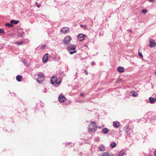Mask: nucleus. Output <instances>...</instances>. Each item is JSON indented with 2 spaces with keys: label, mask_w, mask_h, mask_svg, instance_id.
<instances>
[{
  "label": "nucleus",
  "mask_w": 156,
  "mask_h": 156,
  "mask_svg": "<svg viewBox=\"0 0 156 156\" xmlns=\"http://www.w3.org/2000/svg\"><path fill=\"white\" fill-rule=\"evenodd\" d=\"M154 74H155V75H156V71L155 72Z\"/></svg>",
  "instance_id": "39"
},
{
  "label": "nucleus",
  "mask_w": 156,
  "mask_h": 156,
  "mask_svg": "<svg viewBox=\"0 0 156 156\" xmlns=\"http://www.w3.org/2000/svg\"><path fill=\"white\" fill-rule=\"evenodd\" d=\"M18 36L21 37H22L24 35V32L22 29H20L18 31Z\"/></svg>",
  "instance_id": "11"
},
{
  "label": "nucleus",
  "mask_w": 156,
  "mask_h": 156,
  "mask_svg": "<svg viewBox=\"0 0 156 156\" xmlns=\"http://www.w3.org/2000/svg\"><path fill=\"white\" fill-rule=\"evenodd\" d=\"M48 54L46 53L44 55L43 58L42 60L44 63H46L48 61Z\"/></svg>",
  "instance_id": "9"
},
{
  "label": "nucleus",
  "mask_w": 156,
  "mask_h": 156,
  "mask_svg": "<svg viewBox=\"0 0 156 156\" xmlns=\"http://www.w3.org/2000/svg\"><path fill=\"white\" fill-rule=\"evenodd\" d=\"M69 31V29L67 27H64L61 30L60 32L63 34H66Z\"/></svg>",
  "instance_id": "8"
},
{
  "label": "nucleus",
  "mask_w": 156,
  "mask_h": 156,
  "mask_svg": "<svg viewBox=\"0 0 156 156\" xmlns=\"http://www.w3.org/2000/svg\"><path fill=\"white\" fill-rule=\"evenodd\" d=\"M132 96L134 97H136L138 96V94L136 92L134 91L133 92V93L132 94Z\"/></svg>",
  "instance_id": "25"
},
{
  "label": "nucleus",
  "mask_w": 156,
  "mask_h": 156,
  "mask_svg": "<svg viewBox=\"0 0 156 156\" xmlns=\"http://www.w3.org/2000/svg\"><path fill=\"white\" fill-rule=\"evenodd\" d=\"M97 129V125L94 122H91L89 126L88 131L92 132H94Z\"/></svg>",
  "instance_id": "1"
},
{
  "label": "nucleus",
  "mask_w": 156,
  "mask_h": 156,
  "mask_svg": "<svg viewBox=\"0 0 156 156\" xmlns=\"http://www.w3.org/2000/svg\"><path fill=\"white\" fill-rule=\"evenodd\" d=\"M138 55L139 56L141 57L142 58H143V55H142L141 53H140V52H138Z\"/></svg>",
  "instance_id": "28"
},
{
  "label": "nucleus",
  "mask_w": 156,
  "mask_h": 156,
  "mask_svg": "<svg viewBox=\"0 0 156 156\" xmlns=\"http://www.w3.org/2000/svg\"><path fill=\"white\" fill-rule=\"evenodd\" d=\"M46 92V90H44V93H45V92Z\"/></svg>",
  "instance_id": "38"
},
{
  "label": "nucleus",
  "mask_w": 156,
  "mask_h": 156,
  "mask_svg": "<svg viewBox=\"0 0 156 156\" xmlns=\"http://www.w3.org/2000/svg\"><path fill=\"white\" fill-rule=\"evenodd\" d=\"M91 64L92 65H94V64H95V63L94 62H92L91 63Z\"/></svg>",
  "instance_id": "34"
},
{
  "label": "nucleus",
  "mask_w": 156,
  "mask_h": 156,
  "mask_svg": "<svg viewBox=\"0 0 156 156\" xmlns=\"http://www.w3.org/2000/svg\"><path fill=\"white\" fill-rule=\"evenodd\" d=\"M82 103H83V102H86V101H82Z\"/></svg>",
  "instance_id": "40"
},
{
  "label": "nucleus",
  "mask_w": 156,
  "mask_h": 156,
  "mask_svg": "<svg viewBox=\"0 0 156 156\" xmlns=\"http://www.w3.org/2000/svg\"><path fill=\"white\" fill-rule=\"evenodd\" d=\"M124 154V152L122 151H121L118 153L117 155H116V156H122Z\"/></svg>",
  "instance_id": "18"
},
{
  "label": "nucleus",
  "mask_w": 156,
  "mask_h": 156,
  "mask_svg": "<svg viewBox=\"0 0 156 156\" xmlns=\"http://www.w3.org/2000/svg\"><path fill=\"white\" fill-rule=\"evenodd\" d=\"M147 156H151V155H147Z\"/></svg>",
  "instance_id": "41"
},
{
  "label": "nucleus",
  "mask_w": 156,
  "mask_h": 156,
  "mask_svg": "<svg viewBox=\"0 0 156 156\" xmlns=\"http://www.w3.org/2000/svg\"><path fill=\"white\" fill-rule=\"evenodd\" d=\"M57 79L56 77L54 76L52 77L51 79V84H57L58 85H59L61 83V80H60L58 82H57Z\"/></svg>",
  "instance_id": "3"
},
{
  "label": "nucleus",
  "mask_w": 156,
  "mask_h": 156,
  "mask_svg": "<svg viewBox=\"0 0 156 156\" xmlns=\"http://www.w3.org/2000/svg\"><path fill=\"white\" fill-rule=\"evenodd\" d=\"M46 47V45L45 44H44V45H42V46H41V48L43 49V48H45Z\"/></svg>",
  "instance_id": "30"
},
{
  "label": "nucleus",
  "mask_w": 156,
  "mask_h": 156,
  "mask_svg": "<svg viewBox=\"0 0 156 156\" xmlns=\"http://www.w3.org/2000/svg\"><path fill=\"white\" fill-rule=\"evenodd\" d=\"M76 45H72L67 47L66 49L69 51V54L71 55L76 52Z\"/></svg>",
  "instance_id": "2"
},
{
  "label": "nucleus",
  "mask_w": 156,
  "mask_h": 156,
  "mask_svg": "<svg viewBox=\"0 0 156 156\" xmlns=\"http://www.w3.org/2000/svg\"><path fill=\"white\" fill-rule=\"evenodd\" d=\"M44 80V74L42 73H40L38 74V77L37 80V81L38 83H41Z\"/></svg>",
  "instance_id": "5"
},
{
  "label": "nucleus",
  "mask_w": 156,
  "mask_h": 156,
  "mask_svg": "<svg viewBox=\"0 0 156 156\" xmlns=\"http://www.w3.org/2000/svg\"><path fill=\"white\" fill-rule=\"evenodd\" d=\"M109 132L108 129L107 128H104L102 130V133L104 134H106Z\"/></svg>",
  "instance_id": "17"
},
{
  "label": "nucleus",
  "mask_w": 156,
  "mask_h": 156,
  "mask_svg": "<svg viewBox=\"0 0 156 156\" xmlns=\"http://www.w3.org/2000/svg\"><path fill=\"white\" fill-rule=\"evenodd\" d=\"M86 36L82 34H79L77 37L78 40L80 41H82L84 39V37H86Z\"/></svg>",
  "instance_id": "7"
},
{
  "label": "nucleus",
  "mask_w": 156,
  "mask_h": 156,
  "mask_svg": "<svg viewBox=\"0 0 156 156\" xmlns=\"http://www.w3.org/2000/svg\"><path fill=\"white\" fill-rule=\"evenodd\" d=\"M154 155H155V156H156V149L155 150V152H154Z\"/></svg>",
  "instance_id": "35"
},
{
  "label": "nucleus",
  "mask_w": 156,
  "mask_h": 156,
  "mask_svg": "<svg viewBox=\"0 0 156 156\" xmlns=\"http://www.w3.org/2000/svg\"><path fill=\"white\" fill-rule=\"evenodd\" d=\"M149 43H150L149 45L150 48H153L156 45V43L155 41L153 39H150L149 40Z\"/></svg>",
  "instance_id": "6"
},
{
  "label": "nucleus",
  "mask_w": 156,
  "mask_h": 156,
  "mask_svg": "<svg viewBox=\"0 0 156 156\" xmlns=\"http://www.w3.org/2000/svg\"><path fill=\"white\" fill-rule=\"evenodd\" d=\"M84 94L83 93H81L80 94V95L82 96L83 97H84Z\"/></svg>",
  "instance_id": "31"
},
{
  "label": "nucleus",
  "mask_w": 156,
  "mask_h": 156,
  "mask_svg": "<svg viewBox=\"0 0 156 156\" xmlns=\"http://www.w3.org/2000/svg\"><path fill=\"white\" fill-rule=\"evenodd\" d=\"M5 25L7 27H11L13 26V25L11 24V23H6Z\"/></svg>",
  "instance_id": "23"
},
{
  "label": "nucleus",
  "mask_w": 156,
  "mask_h": 156,
  "mask_svg": "<svg viewBox=\"0 0 156 156\" xmlns=\"http://www.w3.org/2000/svg\"><path fill=\"white\" fill-rule=\"evenodd\" d=\"M150 2H152L154 1V0H148Z\"/></svg>",
  "instance_id": "32"
},
{
  "label": "nucleus",
  "mask_w": 156,
  "mask_h": 156,
  "mask_svg": "<svg viewBox=\"0 0 156 156\" xmlns=\"http://www.w3.org/2000/svg\"><path fill=\"white\" fill-rule=\"evenodd\" d=\"M80 27L84 29H87V25H80Z\"/></svg>",
  "instance_id": "26"
},
{
  "label": "nucleus",
  "mask_w": 156,
  "mask_h": 156,
  "mask_svg": "<svg viewBox=\"0 0 156 156\" xmlns=\"http://www.w3.org/2000/svg\"><path fill=\"white\" fill-rule=\"evenodd\" d=\"M16 79L19 82H20L22 81V77L21 75H17L16 77Z\"/></svg>",
  "instance_id": "16"
},
{
  "label": "nucleus",
  "mask_w": 156,
  "mask_h": 156,
  "mask_svg": "<svg viewBox=\"0 0 156 156\" xmlns=\"http://www.w3.org/2000/svg\"><path fill=\"white\" fill-rule=\"evenodd\" d=\"M71 40V38L70 36H67L64 38L62 42L65 44H69V42Z\"/></svg>",
  "instance_id": "4"
},
{
  "label": "nucleus",
  "mask_w": 156,
  "mask_h": 156,
  "mask_svg": "<svg viewBox=\"0 0 156 156\" xmlns=\"http://www.w3.org/2000/svg\"><path fill=\"white\" fill-rule=\"evenodd\" d=\"M36 5L38 7H40L39 5L36 2Z\"/></svg>",
  "instance_id": "33"
},
{
  "label": "nucleus",
  "mask_w": 156,
  "mask_h": 156,
  "mask_svg": "<svg viewBox=\"0 0 156 156\" xmlns=\"http://www.w3.org/2000/svg\"><path fill=\"white\" fill-rule=\"evenodd\" d=\"M23 62L27 66H28L30 65V64L26 60H23Z\"/></svg>",
  "instance_id": "20"
},
{
  "label": "nucleus",
  "mask_w": 156,
  "mask_h": 156,
  "mask_svg": "<svg viewBox=\"0 0 156 156\" xmlns=\"http://www.w3.org/2000/svg\"><path fill=\"white\" fill-rule=\"evenodd\" d=\"M117 70L120 73H123L124 71V69L122 67L119 66L117 68Z\"/></svg>",
  "instance_id": "14"
},
{
  "label": "nucleus",
  "mask_w": 156,
  "mask_h": 156,
  "mask_svg": "<svg viewBox=\"0 0 156 156\" xmlns=\"http://www.w3.org/2000/svg\"><path fill=\"white\" fill-rule=\"evenodd\" d=\"M142 12L143 13H146L147 12V10L146 9H144L142 10Z\"/></svg>",
  "instance_id": "27"
},
{
  "label": "nucleus",
  "mask_w": 156,
  "mask_h": 156,
  "mask_svg": "<svg viewBox=\"0 0 156 156\" xmlns=\"http://www.w3.org/2000/svg\"><path fill=\"white\" fill-rule=\"evenodd\" d=\"M86 75H87L88 74V73H87V72H86Z\"/></svg>",
  "instance_id": "37"
},
{
  "label": "nucleus",
  "mask_w": 156,
  "mask_h": 156,
  "mask_svg": "<svg viewBox=\"0 0 156 156\" xmlns=\"http://www.w3.org/2000/svg\"><path fill=\"white\" fill-rule=\"evenodd\" d=\"M101 156H114L112 154L109 153L107 152H104Z\"/></svg>",
  "instance_id": "12"
},
{
  "label": "nucleus",
  "mask_w": 156,
  "mask_h": 156,
  "mask_svg": "<svg viewBox=\"0 0 156 156\" xmlns=\"http://www.w3.org/2000/svg\"><path fill=\"white\" fill-rule=\"evenodd\" d=\"M4 30L3 29L0 28V33H4Z\"/></svg>",
  "instance_id": "29"
},
{
  "label": "nucleus",
  "mask_w": 156,
  "mask_h": 156,
  "mask_svg": "<svg viewBox=\"0 0 156 156\" xmlns=\"http://www.w3.org/2000/svg\"><path fill=\"white\" fill-rule=\"evenodd\" d=\"M19 23V21L17 20H12L10 21V23H13L14 24H17Z\"/></svg>",
  "instance_id": "21"
},
{
  "label": "nucleus",
  "mask_w": 156,
  "mask_h": 156,
  "mask_svg": "<svg viewBox=\"0 0 156 156\" xmlns=\"http://www.w3.org/2000/svg\"><path fill=\"white\" fill-rule=\"evenodd\" d=\"M58 99L59 102L61 103H63L66 101L65 97L63 95H59Z\"/></svg>",
  "instance_id": "10"
},
{
  "label": "nucleus",
  "mask_w": 156,
  "mask_h": 156,
  "mask_svg": "<svg viewBox=\"0 0 156 156\" xmlns=\"http://www.w3.org/2000/svg\"><path fill=\"white\" fill-rule=\"evenodd\" d=\"M99 148V150L102 151H104L105 150V147L103 145H100Z\"/></svg>",
  "instance_id": "19"
},
{
  "label": "nucleus",
  "mask_w": 156,
  "mask_h": 156,
  "mask_svg": "<svg viewBox=\"0 0 156 156\" xmlns=\"http://www.w3.org/2000/svg\"><path fill=\"white\" fill-rule=\"evenodd\" d=\"M149 100L150 103L151 104H153L156 101V98L151 97L149 98Z\"/></svg>",
  "instance_id": "13"
},
{
  "label": "nucleus",
  "mask_w": 156,
  "mask_h": 156,
  "mask_svg": "<svg viewBox=\"0 0 156 156\" xmlns=\"http://www.w3.org/2000/svg\"><path fill=\"white\" fill-rule=\"evenodd\" d=\"M120 123L118 122H113V126L115 128H118L119 127Z\"/></svg>",
  "instance_id": "15"
},
{
  "label": "nucleus",
  "mask_w": 156,
  "mask_h": 156,
  "mask_svg": "<svg viewBox=\"0 0 156 156\" xmlns=\"http://www.w3.org/2000/svg\"><path fill=\"white\" fill-rule=\"evenodd\" d=\"M128 30L129 32H132V30Z\"/></svg>",
  "instance_id": "36"
},
{
  "label": "nucleus",
  "mask_w": 156,
  "mask_h": 156,
  "mask_svg": "<svg viewBox=\"0 0 156 156\" xmlns=\"http://www.w3.org/2000/svg\"><path fill=\"white\" fill-rule=\"evenodd\" d=\"M116 146V144L115 142L112 143L110 144V146L112 148H114Z\"/></svg>",
  "instance_id": "22"
},
{
  "label": "nucleus",
  "mask_w": 156,
  "mask_h": 156,
  "mask_svg": "<svg viewBox=\"0 0 156 156\" xmlns=\"http://www.w3.org/2000/svg\"><path fill=\"white\" fill-rule=\"evenodd\" d=\"M15 44H18L19 45H21L23 44V42L22 41H21L20 42H15Z\"/></svg>",
  "instance_id": "24"
},
{
  "label": "nucleus",
  "mask_w": 156,
  "mask_h": 156,
  "mask_svg": "<svg viewBox=\"0 0 156 156\" xmlns=\"http://www.w3.org/2000/svg\"><path fill=\"white\" fill-rule=\"evenodd\" d=\"M82 101H80V103H81Z\"/></svg>",
  "instance_id": "42"
}]
</instances>
